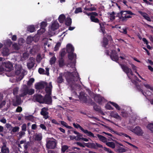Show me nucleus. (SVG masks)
<instances>
[{"mask_svg": "<svg viewBox=\"0 0 153 153\" xmlns=\"http://www.w3.org/2000/svg\"><path fill=\"white\" fill-rule=\"evenodd\" d=\"M73 125L74 127L76 128H79L82 131L83 128L79 124H76L75 123H73Z\"/></svg>", "mask_w": 153, "mask_h": 153, "instance_id": "49530a36", "label": "nucleus"}, {"mask_svg": "<svg viewBox=\"0 0 153 153\" xmlns=\"http://www.w3.org/2000/svg\"><path fill=\"white\" fill-rule=\"evenodd\" d=\"M67 66L68 67H71L73 69V70H74L75 68V63L74 62H71L70 63H68L67 64Z\"/></svg>", "mask_w": 153, "mask_h": 153, "instance_id": "58836bf2", "label": "nucleus"}, {"mask_svg": "<svg viewBox=\"0 0 153 153\" xmlns=\"http://www.w3.org/2000/svg\"><path fill=\"white\" fill-rule=\"evenodd\" d=\"M119 65L120 66L123 71L126 74L128 78L130 79V76H129V73L131 75H133V72L131 69L129 68L128 67L124 64L119 63Z\"/></svg>", "mask_w": 153, "mask_h": 153, "instance_id": "0eeeda50", "label": "nucleus"}, {"mask_svg": "<svg viewBox=\"0 0 153 153\" xmlns=\"http://www.w3.org/2000/svg\"><path fill=\"white\" fill-rule=\"evenodd\" d=\"M57 143L56 140L54 138H49L46 140V147L48 149H53L56 147Z\"/></svg>", "mask_w": 153, "mask_h": 153, "instance_id": "39448f33", "label": "nucleus"}, {"mask_svg": "<svg viewBox=\"0 0 153 153\" xmlns=\"http://www.w3.org/2000/svg\"><path fill=\"white\" fill-rule=\"evenodd\" d=\"M103 43V46L104 47L106 48H108V47H107V46L108 44V40L107 39L105 38H104Z\"/></svg>", "mask_w": 153, "mask_h": 153, "instance_id": "c9c22d12", "label": "nucleus"}, {"mask_svg": "<svg viewBox=\"0 0 153 153\" xmlns=\"http://www.w3.org/2000/svg\"><path fill=\"white\" fill-rule=\"evenodd\" d=\"M2 53L4 56H8L10 54L9 49L7 48H4L2 50Z\"/></svg>", "mask_w": 153, "mask_h": 153, "instance_id": "393cba45", "label": "nucleus"}, {"mask_svg": "<svg viewBox=\"0 0 153 153\" xmlns=\"http://www.w3.org/2000/svg\"><path fill=\"white\" fill-rule=\"evenodd\" d=\"M97 136L100 140L103 143H106L107 142V139L105 137L99 134H97Z\"/></svg>", "mask_w": 153, "mask_h": 153, "instance_id": "b1692460", "label": "nucleus"}, {"mask_svg": "<svg viewBox=\"0 0 153 153\" xmlns=\"http://www.w3.org/2000/svg\"><path fill=\"white\" fill-rule=\"evenodd\" d=\"M39 37H38L36 35L35 36L33 37L29 36L27 38V43L29 44L30 43L33 41L35 42H36L38 41V40H39Z\"/></svg>", "mask_w": 153, "mask_h": 153, "instance_id": "f8f14e48", "label": "nucleus"}, {"mask_svg": "<svg viewBox=\"0 0 153 153\" xmlns=\"http://www.w3.org/2000/svg\"><path fill=\"white\" fill-rule=\"evenodd\" d=\"M30 143L29 142H27L25 143L24 147L25 149H27L28 148V146L30 145Z\"/></svg>", "mask_w": 153, "mask_h": 153, "instance_id": "774afa93", "label": "nucleus"}, {"mask_svg": "<svg viewBox=\"0 0 153 153\" xmlns=\"http://www.w3.org/2000/svg\"><path fill=\"white\" fill-rule=\"evenodd\" d=\"M84 9L86 10H88L90 11H92L95 10H96V8L95 7H92L89 8H87L86 7H85Z\"/></svg>", "mask_w": 153, "mask_h": 153, "instance_id": "052dcab7", "label": "nucleus"}, {"mask_svg": "<svg viewBox=\"0 0 153 153\" xmlns=\"http://www.w3.org/2000/svg\"><path fill=\"white\" fill-rule=\"evenodd\" d=\"M25 134V132L23 131H21L19 132L17 134L18 135L17 136L19 140L21 139L22 137H24Z\"/></svg>", "mask_w": 153, "mask_h": 153, "instance_id": "2f4dec72", "label": "nucleus"}, {"mask_svg": "<svg viewBox=\"0 0 153 153\" xmlns=\"http://www.w3.org/2000/svg\"><path fill=\"white\" fill-rule=\"evenodd\" d=\"M111 114L112 117L117 119L121 120V117L118 115V114L117 113L112 112L111 113Z\"/></svg>", "mask_w": 153, "mask_h": 153, "instance_id": "c756f323", "label": "nucleus"}, {"mask_svg": "<svg viewBox=\"0 0 153 153\" xmlns=\"http://www.w3.org/2000/svg\"><path fill=\"white\" fill-rule=\"evenodd\" d=\"M34 98L37 102L41 103H44V98L40 95H35L34 96Z\"/></svg>", "mask_w": 153, "mask_h": 153, "instance_id": "4468645a", "label": "nucleus"}, {"mask_svg": "<svg viewBox=\"0 0 153 153\" xmlns=\"http://www.w3.org/2000/svg\"><path fill=\"white\" fill-rule=\"evenodd\" d=\"M34 79L33 78H31L27 82V85L28 86H30L32 85V83L34 82Z\"/></svg>", "mask_w": 153, "mask_h": 153, "instance_id": "de8ad7c7", "label": "nucleus"}, {"mask_svg": "<svg viewBox=\"0 0 153 153\" xmlns=\"http://www.w3.org/2000/svg\"><path fill=\"white\" fill-rule=\"evenodd\" d=\"M71 19L69 17H68L65 19V23L66 25L69 26L71 24Z\"/></svg>", "mask_w": 153, "mask_h": 153, "instance_id": "473e14b6", "label": "nucleus"}, {"mask_svg": "<svg viewBox=\"0 0 153 153\" xmlns=\"http://www.w3.org/2000/svg\"><path fill=\"white\" fill-rule=\"evenodd\" d=\"M90 19L91 20V21L92 22L95 23H99V19L97 18H96L95 16H91Z\"/></svg>", "mask_w": 153, "mask_h": 153, "instance_id": "f704fd0d", "label": "nucleus"}, {"mask_svg": "<svg viewBox=\"0 0 153 153\" xmlns=\"http://www.w3.org/2000/svg\"><path fill=\"white\" fill-rule=\"evenodd\" d=\"M139 13L145 18V19L149 21H151L150 18L149 16L146 13L143 12L141 11H139Z\"/></svg>", "mask_w": 153, "mask_h": 153, "instance_id": "412c9836", "label": "nucleus"}, {"mask_svg": "<svg viewBox=\"0 0 153 153\" xmlns=\"http://www.w3.org/2000/svg\"><path fill=\"white\" fill-rule=\"evenodd\" d=\"M61 45V43L60 42H59L57 43L56 45L55 46L54 48V51H57L58 50L59 48L60 47Z\"/></svg>", "mask_w": 153, "mask_h": 153, "instance_id": "6e6d98bb", "label": "nucleus"}, {"mask_svg": "<svg viewBox=\"0 0 153 153\" xmlns=\"http://www.w3.org/2000/svg\"><path fill=\"white\" fill-rule=\"evenodd\" d=\"M48 110V108L44 107L41 109L40 114L42 115L44 118L47 119L49 117L48 116V112L47 111Z\"/></svg>", "mask_w": 153, "mask_h": 153, "instance_id": "9b49d317", "label": "nucleus"}, {"mask_svg": "<svg viewBox=\"0 0 153 153\" xmlns=\"http://www.w3.org/2000/svg\"><path fill=\"white\" fill-rule=\"evenodd\" d=\"M34 90L33 89L30 88L25 85H22L20 90L21 97H24L27 94L32 95L34 93Z\"/></svg>", "mask_w": 153, "mask_h": 153, "instance_id": "f03ea898", "label": "nucleus"}, {"mask_svg": "<svg viewBox=\"0 0 153 153\" xmlns=\"http://www.w3.org/2000/svg\"><path fill=\"white\" fill-rule=\"evenodd\" d=\"M65 19V15L63 14H62L59 16L58 20L60 23H62L63 22Z\"/></svg>", "mask_w": 153, "mask_h": 153, "instance_id": "c85d7f7f", "label": "nucleus"}, {"mask_svg": "<svg viewBox=\"0 0 153 153\" xmlns=\"http://www.w3.org/2000/svg\"><path fill=\"white\" fill-rule=\"evenodd\" d=\"M45 31V28L41 27L40 29L38 31V33L39 34L41 35Z\"/></svg>", "mask_w": 153, "mask_h": 153, "instance_id": "603ef678", "label": "nucleus"}, {"mask_svg": "<svg viewBox=\"0 0 153 153\" xmlns=\"http://www.w3.org/2000/svg\"><path fill=\"white\" fill-rule=\"evenodd\" d=\"M131 18V16L130 15H126V16H125L124 17H121V20L122 21H126L127 20V19H129Z\"/></svg>", "mask_w": 153, "mask_h": 153, "instance_id": "c03bdc74", "label": "nucleus"}, {"mask_svg": "<svg viewBox=\"0 0 153 153\" xmlns=\"http://www.w3.org/2000/svg\"><path fill=\"white\" fill-rule=\"evenodd\" d=\"M50 95H46L45 97L44 98V103L47 104H50L52 102L51 97Z\"/></svg>", "mask_w": 153, "mask_h": 153, "instance_id": "a211bd4d", "label": "nucleus"}, {"mask_svg": "<svg viewBox=\"0 0 153 153\" xmlns=\"http://www.w3.org/2000/svg\"><path fill=\"white\" fill-rule=\"evenodd\" d=\"M15 66V74L16 75L19 76L18 80L20 81L23 78L26 72L22 68L20 65H16Z\"/></svg>", "mask_w": 153, "mask_h": 153, "instance_id": "20e7f679", "label": "nucleus"}, {"mask_svg": "<svg viewBox=\"0 0 153 153\" xmlns=\"http://www.w3.org/2000/svg\"><path fill=\"white\" fill-rule=\"evenodd\" d=\"M1 151L2 153H10L9 149L7 146L6 143H3V146L1 147Z\"/></svg>", "mask_w": 153, "mask_h": 153, "instance_id": "2eb2a0df", "label": "nucleus"}, {"mask_svg": "<svg viewBox=\"0 0 153 153\" xmlns=\"http://www.w3.org/2000/svg\"><path fill=\"white\" fill-rule=\"evenodd\" d=\"M35 64V59L33 57H30L27 63V66L29 69L33 68Z\"/></svg>", "mask_w": 153, "mask_h": 153, "instance_id": "9d476101", "label": "nucleus"}, {"mask_svg": "<svg viewBox=\"0 0 153 153\" xmlns=\"http://www.w3.org/2000/svg\"><path fill=\"white\" fill-rule=\"evenodd\" d=\"M42 138V134L41 133L36 134L34 135L35 140L37 141L41 140Z\"/></svg>", "mask_w": 153, "mask_h": 153, "instance_id": "a878e982", "label": "nucleus"}, {"mask_svg": "<svg viewBox=\"0 0 153 153\" xmlns=\"http://www.w3.org/2000/svg\"><path fill=\"white\" fill-rule=\"evenodd\" d=\"M69 148V146L67 145H63L62 146L61 151L62 152L64 153Z\"/></svg>", "mask_w": 153, "mask_h": 153, "instance_id": "ea45409f", "label": "nucleus"}, {"mask_svg": "<svg viewBox=\"0 0 153 153\" xmlns=\"http://www.w3.org/2000/svg\"><path fill=\"white\" fill-rule=\"evenodd\" d=\"M4 65L5 68L4 69L6 71H11L12 68V65L10 62L5 63Z\"/></svg>", "mask_w": 153, "mask_h": 153, "instance_id": "6ab92c4d", "label": "nucleus"}, {"mask_svg": "<svg viewBox=\"0 0 153 153\" xmlns=\"http://www.w3.org/2000/svg\"><path fill=\"white\" fill-rule=\"evenodd\" d=\"M12 129V130L11 131V132H13L15 133L19 131V128L18 126H15L14 127H13Z\"/></svg>", "mask_w": 153, "mask_h": 153, "instance_id": "37998d69", "label": "nucleus"}, {"mask_svg": "<svg viewBox=\"0 0 153 153\" xmlns=\"http://www.w3.org/2000/svg\"><path fill=\"white\" fill-rule=\"evenodd\" d=\"M66 52L65 49H62L61 52V58H62L65 54Z\"/></svg>", "mask_w": 153, "mask_h": 153, "instance_id": "69168bd1", "label": "nucleus"}, {"mask_svg": "<svg viewBox=\"0 0 153 153\" xmlns=\"http://www.w3.org/2000/svg\"><path fill=\"white\" fill-rule=\"evenodd\" d=\"M99 25H100V30L102 33L104 35H105L106 33V31L105 30V27L103 23H100Z\"/></svg>", "mask_w": 153, "mask_h": 153, "instance_id": "bb28decb", "label": "nucleus"}, {"mask_svg": "<svg viewBox=\"0 0 153 153\" xmlns=\"http://www.w3.org/2000/svg\"><path fill=\"white\" fill-rule=\"evenodd\" d=\"M47 25V23L45 22H41L40 26L41 27H42V28H45L46 27Z\"/></svg>", "mask_w": 153, "mask_h": 153, "instance_id": "680f3d73", "label": "nucleus"}, {"mask_svg": "<svg viewBox=\"0 0 153 153\" xmlns=\"http://www.w3.org/2000/svg\"><path fill=\"white\" fill-rule=\"evenodd\" d=\"M74 51V48L71 44H69L67 45L66 51L69 54L68 58L71 61L76 58V54L73 53Z\"/></svg>", "mask_w": 153, "mask_h": 153, "instance_id": "7ed1b4c3", "label": "nucleus"}, {"mask_svg": "<svg viewBox=\"0 0 153 153\" xmlns=\"http://www.w3.org/2000/svg\"><path fill=\"white\" fill-rule=\"evenodd\" d=\"M103 98L100 95H95L94 97V100L99 104H101Z\"/></svg>", "mask_w": 153, "mask_h": 153, "instance_id": "f3484780", "label": "nucleus"}, {"mask_svg": "<svg viewBox=\"0 0 153 153\" xmlns=\"http://www.w3.org/2000/svg\"><path fill=\"white\" fill-rule=\"evenodd\" d=\"M92 103H94L95 105H94L93 108L94 109L95 111H101V109L100 107L97 105L94 102H92Z\"/></svg>", "mask_w": 153, "mask_h": 153, "instance_id": "4c0bfd02", "label": "nucleus"}, {"mask_svg": "<svg viewBox=\"0 0 153 153\" xmlns=\"http://www.w3.org/2000/svg\"><path fill=\"white\" fill-rule=\"evenodd\" d=\"M19 88L16 87L13 89V93L14 95H16L18 91Z\"/></svg>", "mask_w": 153, "mask_h": 153, "instance_id": "338daca9", "label": "nucleus"}, {"mask_svg": "<svg viewBox=\"0 0 153 153\" xmlns=\"http://www.w3.org/2000/svg\"><path fill=\"white\" fill-rule=\"evenodd\" d=\"M64 76L65 77L67 84L70 87V89L76 94V93L75 92V90L78 87H79V85L77 83V82L80 81L78 73L77 72H67L64 74L60 73L56 80L57 83L60 84L64 82Z\"/></svg>", "mask_w": 153, "mask_h": 153, "instance_id": "f257e3e1", "label": "nucleus"}, {"mask_svg": "<svg viewBox=\"0 0 153 153\" xmlns=\"http://www.w3.org/2000/svg\"><path fill=\"white\" fill-rule=\"evenodd\" d=\"M56 60V58L55 56L51 57L50 60V64L52 65L54 64Z\"/></svg>", "mask_w": 153, "mask_h": 153, "instance_id": "a18cd8bd", "label": "nucleus"}, {"mask_svg": "<svg viewBox=\"0 0 153 153\" xmlns=\"http://www.w3.org/2000/svg\"><path fill=\"white\" fill-rule=\"evenodd\" d=\"M111 58L112 60L117 62L119 60V57L118 54L115 50H112L110 55Z\"/></svg>", "mask_w": 153, "mask_h": 153, "instance_id": "1a4fd4ad", "label": "nucleus"}, {"mask_svg": "<svg viewBox=\"0 0 153 153\" xmlns=\"http://www.w3.org/2000/svg\"><path fill=\"white\" fill-rule=\"evenodd\" d=\"M59 27V24L57 21L52 22L51 27L49 28V34L51 36L54 35V31L57 29Z\"/></svg>", "mask_w": 153, "mask_h": 153, "instance_id": "423d86ee", "label": "nucleus"}, {"mask_svg": "<svg viewBox=\"0 0 153 153\" xmlns=\"http://www.w3.org/2000/svg\"><path fill=\"white\" fill-rule=\"evenodd\" d=\"M117 151L119 152H123L126 151V150L124 148L122 147H120L117 149Z\"/></svg>", "mask_w": 153, "mask_h": 153, "instance_id": "13d9d810", "label": "nucleus"}, {"mask_svg": "<svg viewBox=\"0 0 153 153\" xmlns=\"http://www.w3.org/2000/svg\"><path fill=\"white\" fill-rule=\"evenodd\" d=\"M34 79L33 78H31L27 82V85L28 86H30L32 85V83L34 82Z\"/></svg>", "mask_w": 153, "mask_h": 153, "instance_id": "09e8293b", "label": "nucleus"}, {"mask_svg": "<svg viewBox=\"0 0 153 153\" xmlns=\"http://www.w3.org/2000/svg\"><path fill=\"white\" fill-rule=\"evenodd\" d=\"M87 95L83 92H81L80 93L79 98L81 101L85 103H87L88 101V99L87 98ZM92 100L91 99H88V102L91 103L92 102Z\"/></svg>", "mask_w": 153, "mask_h": 153, "instance_id": "6e6552de", "label": "nucleus"}, {"mask_svg": "<svg viewBox=\"0 0 153 153\" xmlns=\"http://www.w3.org/2000/svg\"><path fill=\"white\" fill-rule=\"evenodd\" d=\"M27 30L28 31L31 33L34 32L35 30L34 26L33 25L29 26L27 27Z\"/></svg>", "mask_w": 153, "mask_h": 153, "instance_id": "72a5a7b5", "label": "nucleus"}, {"mask_svg": "<svg viewBox=\"0 0 153 153\" xmlns=\"http://www.w3.org/2000/svg\"><path fill=\"white\" fill-rule=\"evenodd\" d=\"M6 127L9 130H10L12 129L13 128V127L9 123H7L5 125Z\"/></svg>", "mask_w": 153, "mask_h": 153, "instance_id": "0e129e2a", "label": "nucleus"}, {"mask_svg": "<svg viewBox=\"0 0 153 153\" xmlns=\"http://www.w3.org/2000/svg\"><path fill=\"white\" fill-rule=\"evenodd\" d=\"M22 131L25 132L27 130V126L26 124H23L21 126Z\"/></svg>", "mask_w": 153, "mask_h": 153, "instance_id": "5fc2aeb1", "label": "nucleus"}, {"mask_svg": "<svg viewBox=\"0 0 153 153\" xmlns=\"http://www.w3.org/2000/svg\"><path fill=\"white\" fill-rule=\"evenodd\" d=\"M106 144L108 146L112 149H114L115 147V145L113 142H107L106 143Z\"/></svg>", "mask_w": 153, "mask_h": 153, "instance_id": "7c9ffc66", "label": "nucleus"}, {"mask_svg": "<svg viewBox=\"0 0 153 153\" xmlns=\"http://www.w3.org/2000/svg\"><path fill=\"white\" fill-rule=\"evenodd\" d=\"M47 85V83L45 82L39 83L35 85L36 88V89H42L45 86Z\"/></svg>", "mask_w": 153, "mask_h": 153, "instance_id": "dca6fc26", "label": "nucleus"}, {"mask_svg": "<svg viewBox=\"0 0 153 153\" xmlns=\"http://www.w3.org/2000/svg\"><path fill=\"white\" fill-rule=\"evenodd\" d=\"M52 86L51 84V82H50L49 83L48 86L47 85L45 88V91L46 93L49 95H51V90Z\"/></svg>", "mask_w": 153, "mask_h": 153, "instance_id": "aec40b11", "label": "nucleus"}, {"mask_svg": "<svg viewBox=\"0 0 153 153\" xmlns=\"http://www.w3.org/2000/svg\"><path fill=\"white\" fill-rule=\"evenodd\" d=\"M108 15H110V19L111 20H114L115 19V16H114V12H112L111 13H108Z\"/></svg>", "mask_w": 153, "mask_h": 153, "instance_id": "a19ab883", "label": "nucleus"}, {"mask_svg": "<svg viewBox=\"0 0 153 153\" xmlns=\"http://www.w3.org/2000/svg\"><path fill=\"white\" fill-rule=\"evenodd\" d=\"M133 132L138 136L142 135L143 132L140 128L137 126L132 131Z\"/></svg>", "mask_w": 153, "mask_h": 153, "instance_id": "ddd939ff", "label": "nucleus"}, {"mask_svg": "<svg viewBox=\"0 0 153 153\" xmlns=\"http://www.w3.org/2000/svg\"><path fill=\"white\" fill-rule=\"evenodd\" d=\"M103 149H104V150L106 152H107L109 153H114V152L111 151V150L109 148H107L106 147H103Z\"/></svg>", "mask_w": 153, "mask_h": 153, "instance_id": "e2e57ef3", "label": "nucleus"}, {"mask_svg": "<svg viewBox=\"0 0 153 153\" xmlns=\"http://www.w3.org/2000/svg\"><path fill=\"white\" fill-rule=\"evenodd\" d=\"M110 102L111 103L114 107H115L118 110H120L121 109L120 107L117 103H116L113 102Z\"/></svg>", "mask_w": 153, "mask_h": 153, "instance_id": "79ce46f5", "label": "nucleus"}, {"mask_svg": "<svg viewBox=\"0 0 153 153\" xmlns=\"http://www.w3.org/2000/svg\"><path fill=\"white\" fill-rule=\"evenodd\" d=\"M82 131L84 133L87 134V135L89 136H91L92 137H94V134L91 132L88 131L87 130H85L84 129L82 130Z\"/></svg>", "mask_w": 153, "mask_h": 153, "instance_id": "cd10ccee", "label": "nucleus"}, {"mask_svg": "<svg viewBox=\"0 0 153 153\" xmlns=\"http://www.w3.org/2000/svg\"><path fill=\"white\" fill-rule=\"evenodd\" d=\"M127 14L126 11H121L120 13H118L117 15V17L119 18V19L121 20V17H124L123 15L126 16Z\"/></svg>", "mask_w": 153, "mask_h": 153, "instance_id": "5701e85b", "label": "nucleus"}, {"mask_svg": "<svg viewBox=\"0 0 153 153\" xmlns=\"http://www.w3.org/2000/svg\"><path fill=\"white\" fill-rule=\"evenodd\" d=\"M147 128L153 133V123L149 124L147 126Z\"/></svg>", "mask_w": 153, "mask_h": 153, "instance_id": "3c124183", "label": "nucleus"}, {"mask_svg": "<svg viewBox=\"0 0 153 153\" xmlns=\"http://www.w3.org/2000/svg\"><path fill=\"white\" fill-rule=\"evenodd\" d=\"M25 119L26 120L32 121L33 120V117L32 115H29L26 116L25 117Z\"/></svg>", "mask_w": 153, "mask_h": 153, "instance_id": "4d7b16f0", "label": "nucleus"}, {"mask_svg": "<svg viewBox=\"0 0 153 153\" xmlns=\"http://www.w3.org/2000/svg\"><path fill=\"white\" fill-rule=\"evenodd\" d=\"M34 79L33 78H31L27 82V85L28 86H30L32 85V83L34 82Z\"/></svg>", "mask_w": 153, "mask_h": 153, "instance_id": "8fccbe9b", "label": "nucleus"}, {"mask_svg": "<svg viewBox=\"0 0 153 153\" xmlns=\"http://www.w3.org/2000/svg\"><path fill=\"white\" fill-rule=\"evenodd\" d=\"M21 103V100L19 98H16L15 100L13 101V105L14 106H16L20 104Z\"/></svg>", "mask_w": 153, "mask_h": 153, "instance_id": "4be33fe9", "label": "nucleus"}, {"mask_svg": "<svg viewBox=\"0 0 153 153\" xmlns=\"http://www.w3.org/2000/svg\"><path fill=\"white\" fill-rule=\"evenodd\" d=\"M59 66L60 67H63L65 64L64 60L62 58H61L59 61Z\"/></svg>", "mask_w": 153, "mask_h": 153, "instance_id": "e433bc0d", "label": "nucleus"}, {"mask_svg": "<svg viewBox=\"0 0 153 153\" xmlns=\"http://www.w3.org/2000/svg\"><path fill=\"white\" fill-rule=\"evenodd\" d=\"M144 85L147 89H150L151 91H153V87L149 85L148 84H144Z\"/></svg>", "mask_w": 153, "mask_h": 153, "instance_id": "864d4df0", "label": "nucleus"}, {"mask_svg": "<svg viewBox=\"0 0 153 153\" xmlns=\"http://www.w3.org/2000/svg\"><path fill=\"white\" fill-rule=\"evenodd\" d=\"M82 12V10L81 8L79 7L76 8L74 12L75 13H79L81 12Z\"/></svg>", "mask_w": 153, "mask_h": 153, "instance_id": "bf43d9fd", "label": "nucleus"}]
</instances>
